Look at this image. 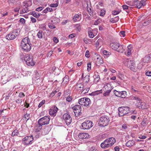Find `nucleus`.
Segmentation results:
<instances>
[{"label": "nucleus", "instance_id": "obj_1", "mask_svg": "<svg viewBox=\"0 0 151 151\" xmlns=\"http://www.w3.org/2000/svg\"><path fill=\"white\" fill-rule=\"evenodd\" d=\"M31 45L30 42L29 38L26 37L22 40L20 46L22 49L24 51L28 52L31 49Z\"/></svg>", "mask_w": 151, "mask_h": 151}, {"label": "nucleus", "instance_id": "obj_2", "mask_svg": "<svg viewBox=\"0 0 151 151\" xmlns=\"http://www.w3.org/2000/svg\"><path fill=\"white\" fill-rule=\"evenodd\" d=\"M110 119L109 117L106 116H103L101 117L99 121V126L105 127L109 123Z\"/></svg>", "mask_w": 151, "mask_h": 151}, {"label": "nucleus", "instance_id": "obj_3", "mask_svg": "<svg viewBox=\"0 0 151 151\" xmlns=\"http://www.w3.org/2000/svg\"><path fill=\"white\" fill-rule=\"evenodd\" d=\"M119 115L122 116L129 112V108L128 107H120L118 108Z\"/></svg>", "mask_w": 151, "mask_h": 151}, {"label": "nucleus", "instance_id": "obj_4", "mask_svg": "<svg viewBox=\"0 0 151 151\" xmlns=\"http://www.w3.org/2000/svg\"><path fill=\"white\" fill-rule=\"evenodd\" d=\"M50 120V117L45 116L39 119L38 121V124L42 126L43 125L47 124L49 123Z\"/></svg>", "mask_w": 151, "mask_h": 151}, {"label": "nucleus", "instance_id": "obj_5", "mask_svg": "<svg viewBox=\"0 0 151 151\" xmlns=\"http://www.w3.org/2000/svg\"><path fill=\"white\" fill-rule=\"evenodd\" d=\"M24 60L26 64L29 66H32L35 65L33 62L32 56L31 55H27L24 58Z\"/></svg>", "mask_w": 151, "mask_h": 151}, {"label": "nucleus", "instance_id": "obj_6", "mask_svg": "<svg viewBox=\"0 0 151 151\" xmlns=\"http://www.w3.org/2000/svg\"><path fill=\"white\" fill-rule=\"evenodd\" d=\"M112 89L113 88L110 83H108L105 84L103 87V90L105 92L104 94V96L108 95Z\"/></svg>", "mask_w": 151, "mask_h": 151}, {"label": "nucleus", "instance_id": "obj_7", "mask_svg": "<svg viewBox=\"0 0 151 151\" xmlns=\"http://www.w3.org/2000/svg\"><path fill=\"white\" fill-rule=\"evenodd\" d=\"M127 62V65L130 68L131 70L133 71H136L139 68L136 66V64L133 60H128Z\"/></svg>", "mask_w": 151, "mask_h": 151}, {"label": "nucleus", "instance_id": "obj_8", "mask_svg": "<svg viewBox=\"0 0 151 151\" xmlns=\"http://www.w3.org/2000/svg\"><path fill=\"white\" fill-rule=\"evenodd\" d=\"M93 123L90 121H86L82 124V128L84 129H89L93 126Z\"/></svg>", "mask_w": 151, "mask_h": 151}, {"label": "nucleus", "instance_id": "obj_9", "mask_svg": "<svg viewBox=\"0 0 151 151\" xmlns=\"http://www.w3.org/2000/svg\"><path fill=\"white\" fill-rule=\"evenodd\" d=\"M34 140L33 137L32 136H26L24 137L22 141L24 142L23 143L24 145H28L32 143V142Z\"/></svg>", "mask_w": 151, "mask_h": 151}, {"label": "nucleus", "instance_id": "obj_10", "mask_svg": "<svg viewBox=\"0 0 151 151\" xmlns=\"http://www.w3.org/2000/svg\"><path fill=\"white\" fill-rule=\"evenodd\" d=\"M63 118L67 125H69L72 122V119L70 115L67 113L63 114Z\"/></svg>", "mask_w": 151, "mask_h": 151}, {"label": "nucleus", "instance_id": "obj_11", "mask_svg": "<svg viewBox=\"0 0 151 151\" xmlns=\"http://www.w3.org/2000/svg\"><path fill=\"white\" fill-rule=\"evenodd\" d=\"M131 6H136V7L138 8H140L142 6H143L145 5L144 3H141V2L138 1H135L134 2H132V4H129Z\"/></svg>", "mask_w": 151, "mask_h": 151}, {"label": "nucleus", "instance_id": "obj_12", "mask_svg": "<svg viewBox=\"0 0 151 151\" xmlns=\"http://www.w3.org/2000/svg\"><path fill=\"white\" fill-rule=\"evenodd\" d=\"M137 106L141 107L142 109H147L149 108L148 105L144 102H142L141 100L137 103Z\"/></svg>", "mask_w": 151, "mask_h": 151}, {"label": "nucleus", "instance_id": "obj_13", "mask_svg": "<svg viewBox=\"0 0 151 151\" xmlns=\"http://www.w3.org/2000/svg\"><path fill=\"white\" fill-rule=\"evenodd\" d=\"M73 109L74 110V112L75 113H76L79 114L81 112V107L79 105H75L73 107Z\"/></svg>", "mask_w": 151, "mask_h": 151}, {"label": "nucleus", "instance_id": "obj_14", "mask_svg": "<svg viewBox=\"0 0 151 151\" xmlns=\"http://www.w3.org/2000/svg\"><path fill=\"white\" fill-rule=\"evenodd\" d=\"M58 108L56 106H54L53 109H50L49 111V114L51 115L55 116L58 111Z\"/></svg>", "mask_w": 151, "mask_h": 151}, {"label": "nucleus", "instance_id": "obj_15", "mask_svg": "<svg viewBox=\"0 0 151 151\" xmlns=\"http://www.w3.org/2000/svg\"><path fill=\"white\" fill-rule=\"evenodd\" d=\"M118 46H119V44L117 42H112L110 44V47L116 51L118 48Z\"/></svg>", "mask_w": 151, "mask_h": 151}, {"label": "nucleus", "instance_id": "obj_16", "mask_svg": "<svg viewBox=\"0 0 151 151\" xmlns=\"http://www.w3.org/2000/svg\"><path fill=\"white\" fill-rule=\"evenodd\" d=\"M6 38L9 40H12L14 39L15 37V36L12 32L7 35L6 36Z\"/></svg>", "mask_w": 151, "mask_h": 151}, {"label": "nucleus", "instance_id": "obj_17", "mask_svg": "<svg viewBox=\"0 0 151 151\" xmlns=\"http://www.w3.org/2000/svg\"><path fill=\"white\" fill-rule=\"evenodd\" d=\"M50 130V128L48 126H45L42 130V133L43 135H45L48 134Z\"/></svg>", "mask_w": 151, "mask_h": 151}, {"label": "nucleus", "instance_id": "obj_18", "mask_svg": "<svg viewBox=\"0 0 151 151\" xmlns=\"http://www.w3.org/2000/svg\"><path fill=\"white\" fill-rule=\"evenodd\" d=\"M81 14H76L73 17V20L74 22L79 21L81 19Z\"/></svg>", "mask_w": 151, "mask_h": 151}, {"label": "nucleus", "instance_id": "obj_19", "mask_svg": "<svg viewBox=\"0 0 151 151\" xmlns=\"http://www.w3.org/2000/svg\"><path fill=\"white\" fill-rule=\"evenodd\" d=\"M88 134L86 133H81L79 134L78 137L80 139H85L88 137Z\"/></svg>", "mask_w": 151, "mask_h": 151}, {"label": "nucleus", "instance_id": "obj_20", "mask_svg": "<svg viewBox=\"0 0 151 151\" xmlns=\"http://www.w3.org/2000/svg\"><path fill=\"white\" fill-rule=\"evenodd\" d=\"M85 102L84 103V106L88 107L91 104V101L90 99L88 98H85Z\"/></svg>", "mask_w": 151, "mask_h": 151}, {"label": "nucleus", "instance_id": "obj_21", "mask_svg": "<svg viewBox=\"0 0 151 151\" xmlns=\"http://www.w3.org/2000/svg\"><path fill=\"white\" fill-rule=\"evenodd\" d=\"M97 57L96 59H95L96 63L99 64L103 63V61L101 57L99 55L97 56Z\"/></svg>", "mask_w": 151, "mask_h": 151}, {"label": "nucleus", "instance_id": "obj_22", "mask_svg": "<svg viewBox=\"0 0 151 151\" xmlns=\"http://www.w3.org/2000/svg\"><path fill=\"white\" fill-rule=\"evenodd\" d=\"M135 143V140L132 139V140H129L127 142L126 145L127 147H130L134 145Z\"/></svg>", "mask_w": 151, "mask_h": 151}, {"label": "nucleus", "instance_id": "obj_23", "mask_svg": "<svg viewBox=\"0 0 151 151\" xmlns=\"http://www.w3.org/2000/svg\"><path fill=\"white\" fill-rule=\"evenodd\" d=\"M42 127L40 125L38 124L35 126L34 127V130L36 132H39L42 129Z\"/></svg>", "mask_w": 151, "mask_h": 151}, {"label": "nucleus", "instance_id": "obj_24", "mask_svg": "<svg viewBox=\"0 0 151 151\" xmlns=\"http://www.w3.org/2000/svg\"><path fill=\"white\" fill-rule=\"evenodd\" d=\"M101 147L102 148H106L109 147L108 143H106L105 140L101 144Z\"/></svg>", "mask_w": 151, "mask_h": 151}, {"label": "nucleus", "instance_id": "obj_25", "mask_svg": "<svg viewBox=\"0 0 151 151\" xmlns=\"http://www.w3.org/2000/svg\"><path fill=\"white\" fill-rule=\"evenodd\" d=\"M108 139L109 140L108 142H109L111 146H112L116 142L115 139L113 137H110Z\"/></svg>", "mask_w": 151, "mask_h": 151}, {"label": "nucleus", "instance_id": "obj_26", "mask_svg": "<svg viewBox=\"0 0 151 151\" xmlns=\"http://www.w3.org/2000/svg\"><path fill=\"white\" fill-rule=\"evenodd\" d=\"M76 86L77 88H78L80 90H82L84 88L83 85L81 83H78L76 85Z\"/></svg>", "mask_w": 151, "mask_h": 151}, {"label": "nucleus", "instance_id": "obj_27", "mask_svg": "<svg viewBox=\"0 0 151 151\" xmlns=\"http://www.w3.org/2000/svg\"><path fill=\"white\" fill-rule=\"evenodd\" d=\"M85 98H82L78 100V103L79 104L82 106H84V102H85Z\"/></svg>", "mask_w": 151, "mask_h": 151}, {"label": "nucleus", "instance_id": "obj_28", "mask_svg": "<svg viewBox=\"0 0 151 151\" xmlns=\"http://www.w3.org/2000/svg\"><path fill=\"white\" fill-rule=\"evenodd\" d=\"M12 32L14 34V35L15 36V38L19 35V32L17 29H14Z\"/></svg>", "mask_w": 151, "mask_h": 151}, {"label": "nucleus", "instance_id": "obj_29", "mask_svg": "<svg viewBox=\"0 0 151 151\" xmlns=\"http://www.w3.org/2000/svg\"><path fill=\"white\" fill-rule=\"evenodd\" d=\"M123 46V45H120L119 44V46H118V48L116 51L119 52H122L124 50V48Z\"/></svg>", "mask_w": 151, "mask_h": 151}, {"label": "nucleus", "instance_id": "obj_30", "mask_svg": "<svg viewBox=\"0 0 151 151\" xmlns=\"http://www.w3.org/2000/svg\"><path fill=\"white\" fill-rule=\"evenodd\" d=\"M43 33L42 31L40 30L38 32L37 35L38 37L40 39H42V38L43 35L42 33Z\"/></svg>", "mask_w": 151, "mask_h": 151}, {"label": "nucleus", "instance_id": "obj_31", "mask_svg": "<svg viewBox=\"0 0 151 151\" xmlns=\"http://www.w3.org/2000/svg\"><path fill=\"white\" fill-rule=\"evenodd\" d=\"M30 14L36 18L39 17L40 15L39 14L34 12L30 13Z\"/></svg>", "mask_w": 151, "mask_h": 151}, {"label": "nucleus", "instance_id": "obj_32", "mask_svg": "<svg viewBox=\"0 0 151 151\" xmlns=\"http://www.w3.org/2000/svg\"><path fill=\"white\" fill-rule=\"evenodd\" d=\"M120 95L121 96L119 97L122 98H124L125 97L126 95V91H120Z\"/></svg>", "mask_w": 151, "mask_h": 151}, {"label": "nucleus", "instance_id": "obj_33", "mask_svg": "<svg viewBox=\"0 0 151 151\" xmlns=\"http://www.w3.org/2000/svg\"><path fill=\"white\" fill-rule=\"evenodd\" d=\"M28 11V9L27 7L26 6H25V8H24L22 10V12H20V14H22L23 13H27Z\"/></svg>", "mask_w": 151, "mask_h": 151}, {"label": "nucleus", "instance_id": "obj_34", "mask_svg": "<svg viewBox=\"0 0 151 151\" xmlns=\"http://www.w3.org/2000/svg\"><path fill=\"white\" fill-rule=\"evenodd\" d=\"M18 133V131L17 129H15L14 130L13 132H12V136H17Z\"/></svg>", "mask_w": 151, "mask_h": 151}, {"label": "nucleus", "instance_id": "obj_35", "mask_svg": "<svg viewBox=\"0 0 151 151\" xmlns=\"http://www.w3.org/2000/svg\"><path fill=\"white\" fill-rule=\"evenodd\" d=\"M18 1V0H8V2L9 4H16Z\"/></svg>", "mask_w": 151, "mask_h": 151}, {"label": "nucleus", "instance_id": "obj_36", "mask_svg": "<svg viewBox=\"0 0 151 151\" xmlns=\"http://www.w3.org/2000/svg\"><path fill=\"white\" fill-rule=\"evenodd\" d=\"M87 11L88 13H89V15L91 16H92L93 15V10L91 8H88Z\"/></svg>", "mask_w": 151, "mask_h": 151}, {"label": "nucleus", "instance_id": "obj_37", "mask_svg": "<svg viewBox=\"0 0 151 151\" xmlns=\"http://www.w3.org/2000/svg\"><path fill=\"white\" fill-rule=\"evenodd\" d=\"M89 76H86L84 78L83 81L85 82L88 83L89 80Z\"/></svg>", "mask_w": 151, "mask_h": 151}, {"label": "nucleus", "instance_id": "obj_38", "mask_svg": "<svg viewBox=\"0 0 151 151\" xmlns=\"http://www.w3.org/2000/svg\"><path fill=\"white\" fill-rule=\"evenodd\" d=\"M69 78L68 76H65L63 78V82L64 83L67 82H68V81Z\"/></svg>", "mask_w": 151, "mask_h": 151}, {"label": "nucleus", "instance_id": "obj_39", "mask_svg": "<svg viewBox=\"0 0 151 151\" xmlns=\"http://www.w3.org/2000/svg\"><path fill=\"white\" fill-rule=\"evenodd\" d=\"M88 33L89 36L90 37L93 38L94 37V35L91 31H88Z\"/></svg>", "mask_w": 151, "mask_h": 151}, {"label": "nucleus", "instance_id": "obj_40", "mask_svg": "<svg viewBox=\"0 0 151 151\" xmlns=\"http://www.w3.org/2000/svg\"><path fill=\"white\" fill-rule=\"evenodd\" d=\"M114 94L116 96L118 97L121 96L120 95V91H117L116 90H114Z\"/></svg>", "mask_w": 151, "mask_h": 151}, {"label": "nucleus", "instance_id": "obj_41", "mask_svg": "<svg viewBox=\"0 0 151 151\" xmlns=\"http://www.w3.org/2000/svg\"><path fill=\"white\" fill-rule=\"evenodd\" d=\"M89 88H86V89H84L81 92V93L83 94H84L86 93H87L88 92V91H89Z\"/></svg>", "mask_w": 151, "mask_h": 151}, {"label": "nucleus", "instance_id": "obj_42", "mask_svg": "<svg viewBox=\"0 0 151 151\" xmlns=\"http://www.w3.org/2000/svg\"><path fill=\"white\" fill-rule=\"evenodd\" d=\"M106 11L103 9L101 10L100 12V16H103L105 14Z\"/></svg>", "mask_w": 151, "mask_h": 151}, {"label": "nucleus", "instance_id": "obj_43", "mask_svg": "<svg viewBox=\"0 0 151 151\" xmlns=\"http://www.w3.org/2000/svg\"><path fill=\"white\" fill-rule=\"evenodd\" d=\"M24 117L25 119V120H28L29 118V114H26L24 115Z\"/></svg>", "mask_w": 151, "mask_h": 151}, {"label": "nucleus", "instance_id": "obj_44", "mask_svg": "<svg viewBox=\"0 0 151 151\" xmlns=\"http://www.w3.org/2000/svg\"><path fill=\"white\" fill-rule=\"evenodd\" d=\"M89 151H99L95 147H92L90 148Z\"/></svg>", "mask_w": 151, "mask_h": 151}, {"label": "nucleus", "instance_id": "obj_45", "mask_svg": "<svg viewBox=\"0 0 151 151\" xmlns=\"http://www.w3.org/2000/svg\"><path fill=\"white\" fill-rule=\"evenodd\" d=\"M85 56L88 58L90 57V52L88 50H86L85 53Z\"/></svg>", "mask_w": 151, "mask_h": 151}, {"label": "nucleus", "instance_id": "obj_46", "mask_svg": "<svg viewBox=\"0 0 151 151\" xmlns=\"http://www.w3.org/2000/svg\"><path fill=\"white\" fill-rule=\"evenodd\" d=\"M45 100H42L39 104V105H38V107L40 108L42 106V105H43L44 104H45Z\"/></svg>", "mask_w": 151, "mask_h": 151}, {"label": "nucleus", "instance_id": "obj_47", "mask_svg": "<svg viewBox=\"0 0 151 151\" xmlns=\"http://www.w3.org/2000/svg\"><path fill=\"white\" fill-rule=\"evenodd\" d=\"M30 19L31 21L32 22V23H35L37 21L36 19L32 17H30Z\"/></svg>", "mask_w": 151, "mask_h": 151}, {"label": "nucleus", "instance_id": "obj_48", "mask_svg": "<svg viewBox=\"0 0 151 151\" xmlns=\"http://www.w3.org/2000/svg\"><path fill=\"white\" fill-rule=\"evenodd\" d=\"M48 26L50 28L52 29L55 28V27L54 25L51 24H48Z\"/></svg>", "mask_w": 151, "mask_h": 151}, {"label": "nucleus", "instance_id": "obj_49", "mask_svg": "<svg viewBox=\"0 0 151 151\" xmlns=\"http://www.w3.org/2000/svg\"><path fill=\"white\" fill-rule=\"evenodd\" d=\"M19 22L23 24H24L26 22L25 20L23 18H21L20 19Z\"/></svg>", "mask_w": 151, "mask_h": 151}, {"label": "nucleus", "instance_id": "obj_50", "mask_svg": "<svg viewBox=\"0 0 151 151\" xmlns=\"http://www.w3.org/2000/svg\"><path fill=\"white\" fill-rule=\"evenodd\" d=\"M17 103L19 104L22 102V99L20 98H18L16 100Z\"/></svg>", "mask_w": 151, "mask_h": 151}, {"label": "nucleus", "instance_id": "obj_51", "mask_svg": "<svg viewBox=\"0 0 151 151\" xmlns=\"http://www.w3.org/2000/svg\"><path fill=\"white\" fill-rule=\"evenodd\" d=\"M120 35L121 36H122L123 37H124L125 36V31H121L120 32Z\"/></svg>", "mask_w": 151, "mask_h": 151}, {"label": "nucleus", "instance_id": "obj_52", "mask_svg": "<svg viewBox=\"0 0 151 151\" xmlns=\"http://www.w3.org/2000/svg\"><path fill=\"white\" fill-rule=\"evenodd\" d=\"M99 93V91H96L94 92H92V93L91 94V95H93H93H95L96 94H98Z\"/></svg>", "mask_w": 151, "mask_h": 151}, {"label": "nucleus", "instance_id": "obj_53", "mask_svg": "<svg viewBox=\"0 0 151 151\" xmlns=\"http://www.w3.org/2000/svg\"><path fill=\"white\" fill-rule=\"evenodd\" d=\"M25 95L22 92H20L19 93V97L21 98L23 97Z\"/></svg>", "mask_w": 151, "mask_h": 151}, {"label": "nucleus", "instance_id": "obj_54", "mask_svg": "<svg viewBox=\"0 0 151 151\" xmlns=\"http://www.w3.org/2000/svg\"><path fill=\"white\" fill-rule=\"evenodd\" d=\"M76 35V34L74 33H72L69 36V38L70 39H72Z\"/></svg>", "mask_w": 151, "mask_h": 151}, {"label": "nucleus", "instance_id": "obj_55", "mask_svg": "<svg viewBox=\"0 0 151 151\" xmlns=\"http://www.w3.org/2000/svg\"><path fill=\"white\" fill-rule=\"evenodd\" d=\"M58 4H51L50 5V7H56L58 6Z\"/></svg>", "mask_w": 151, "mask_h": 151}, {"label": "nucleus", "instance_id": "obj_56", "mask_svg": "<svg viewBox=\"0 0 151 151\" xmlns=\"http://www.w3.org/2000/svg\"><path fill=\"white\" fill-rule=\"evenodd\" d=\"M91 63H88L87 65V70L89 71L91 69Z\"/></svg>", "mask_w": 151, "mask_h": 151}, {"label": "nucleus", "instance_id": "obj_57", "mask_svg": "<svg viewBox=\"0 0 151 151\" xmlns=\"http://www.w3.org/2000/svg\"><path fill=\"white\" fill-rule=\"evenodd\" d=\"M66 100L67 101L70 102L72 100V98L71 96H68L66 98Z\"/></svg>", "mask_w": 151, "mask_h": 151}, {"label": "nucleus", "instance_id": "obj_58", "mask_svg": "<svg viewBox=\"0 0 151 151\" xmlns=\"http://www.w3.org/2000/svg\"><path fill=\"white\" fill-rule=\"evenodd\" d=\"M43 9V7L41 6L37 8L36 10L37 11H39L42 10Z\"/></svg>", "mask_w": 151, "mask_h": 151}, {"label": "nucleus", "instance_id": "obj_59", "mask_svg": "<svg viewBox=\"0 0 151 151\" xmlns=\"http://www.w3.org/2000/svg\"><path fill=\"white\" fill-rule=\"evenodd\" d=\"M122 8L124 10L127 9H128V6L126 5H123L122 6Z\"/></svg>", "mask_w": 151, "mask_h": 151}, {"label": "nucleus", "instance_id": "obj_60", "mask_svg": "<svg viewBox=\"0 0 151 151\" xmlns=\"http://www.w3.org/2000/svg\"><path fill=\"white\" fill-rule=\"evenodd\" d=\"M146 76H151V71H147L146 73Z\"/></svg>", "mask_w": 151, "mask_h": 151}, {"label": "nucleus", "instance_id": "obj_61", "mask_svg": "<svg viewBox=\"0 0 151 151\" xmlns=\"http://www.w3.org/2000/svg\"><path fill=\"white\" fill-rule=\"evenodd\" d=\"M127 55L128 56L130 55L131 54V50H128L127 52Z\"/></svg>", "mask_w": 151, "mask_h": 151}, {"label": "nucleus", "instance_id": "obj_62", "mask_svg": "<svg viewBox=\"0 0 151 151\" xmlns=\"http://www.w3.org/2000/svg\"><path fill=\"white\" fill-rule=\"evenodd\" d=\"M103 53L104 55H109V52L106 50H104L103 52Z\"/></svg>", "mask_w": 151, "mask_h": 151}, {"label": "nucleus", "instance_id": "obj_63", "mask_svg": "<svg viewBox=\"0 0 151 151\" xmlns=\"http://www.w3.org/2000/svg\"><path fill=\"white\" fill-rule=\"evenodd\" d=\"M53 40L56 43H58V39L56 37H54L53 38Z\"/></svg>", "mask_w": 151, "mask_h": 151}, {"label": "nucleus", "instance_id": "obj_64", "mask_svg": "<svg viewBox=\"0 0 151 151\" xmlns=\"http://www.w3.org/2000/svg\"><path fill=\"white\" fill-rule=\"evenodd\" d=\"M114 150L115 151H119V147L116 146L114 147Z\"/></svg>", "mask_w": 151, "mask_h": 151}]
</instances>
